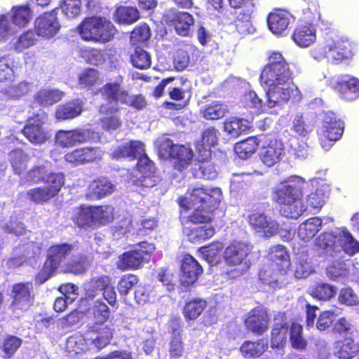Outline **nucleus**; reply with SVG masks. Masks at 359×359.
Listing matches in <instances>:
<instances>
[{
  "mask_svg": "<svg viewBox=\"0 0 359 359\" xmlns=\"http://www.w3.org/2000/svg\"><path fill=\"white\" fill-rule=\"evenodd\" d=\"M338 301L341 304L348 306L359 305V297L351 287H345L340 290Z\"/></svg>",
  "mask_w": 359,
  "mask_h": 359,
  "instance_id": "obj_64",
  "label": "nucleus"
},
{
  "mask_svg": "<svg viewBox=\"0 0 359 359\" xmlns=\"http://www.w3.org/2000/svg\"><path fill=\"white\" fill-rule=\"evenodd\" d=\"M290 341L292 346L298 350L305 349L307 342L302 335V327L297 323H292L290 329Z\"/></svg>",
  "mask_w": 359,
  "mask_h": 359,
  "instance_id": "obj_58",
  "label": "nucleus"
},
{
  "mask_svg": "<svg viewBox=\"0 0 359 359\" xmlns=\"http://www.w3.org/2000/svg\"><path fill=\"white\" fill-rule=\"evenodd\" d=\"M252 174L260 175H262V172L253 167L252 169H249L240 173H233L229 187L230 193H238L243 190L250 182Z\"/></svg>",
  "mask_w": 359,
  "mask_h": 359,
  "instance_id": "obj_40",
  "label": "nucleus"
},
{
  "mask_svg": "<svg viewBox=\"0 0 359 359\" xmlns=\"http://www.w3.org/2000/svg\"><path fill=\"white\" fill-rule=\"evenodd\" d=\"M114 185L105 177L94 180L88 187V196L93 199H101L114 191Z\"/></svg>",
  "mask_w": 359,
  "mask_h": 359,
  "instance_id": "obj_30",
  "label": "nucleus"
},
{
  "mask_svg": "<svg viewBox=\"0 0 359 359\" xmlns=\"http://www.w3.org/2000/svg\"><path fill=\"white\" fill-rule=\"evenodd\" d=\"M344 128V123L334 113L328 111L324 115L320 134L330 142H335L341 138Z\"/></svg>",
  "mask_w": 359,
  "mask_h": 359,
  "instance_id": "obj_21",
  "label": "nucleus"
},
{
  "mask_svg": "<svg viewBox=\"0 0 359 359\" xmlns=\"http://www.w3.org/2000/svg\"><path fill=\"white\" fill-rule=\"evenodd\" d=\"M359 353V342L346 339L341 345L336 346L334 355L339 359H351Z\"/></svg>",
  "mask_w": 359,
  "mask_h": 359,
  "instance_id": "obj_51",
  "label": "nucleus"
},
{
  "mask_svg": "<svg viewBox=\"0 0 359 359\" xmlns=\"http://www.w3.org/2000/svg\"><path fill=\"white\" fill-rule=\"evenodd\" d=\"M294 41L301 47H307L316 40V29L312 25L298 26L293 34Z\"/></svg>",
  "mask_w": 359,
  "mask_h": 359,
  "instance_id": "obj_34",
  "label": "nucleus"
},
{
  "mask_svg": "<svg viewBox=\"0 0 359 359\" xmlns=\"http://www.w3.org/2000/svg\"><path fill=\"white\" fill-rule=\"evenodd\" d=\"M100 337L101 336L94 332L88 334L86 329L82 334H76L70 337L68 339V344L76 354L86 352L88 350L90 344H93L95 347L100 351L110 343L107 341L103 344V342H101L100 340Z\"/></svg>",
  "mask_w": 359,
  "mask_h": 359,
  "instance_id": "obj_19",
  "label": "nucleus"
},
{
  "mask_svg": "<svg viewBox=\"0 0 359 359\" xmlns=\"http://www.w3.org/2000/svg\"><path fill=\"white\" fill-rule=\"evenodd\" d=\"M316 248L320 255L343 258L359 252V242L345 227L336 228L320 234L316 240Z\"/></svg>",
  "mask_w": 359,
  "mask_h": 359,
  "instance_id": "obj_3",
  "label": "nucleus"
},
{
  "mask_svg": "<svg viewBox=\"0 0 359 359\" xmlns=\"http://www.w3.org/2000/svg\"><path fill=\"white\" fill-rule=\"evenodd\" d=\"M95 227L98 225H105L114 219V209L112 206L104 205L92 206Z\"/></svg>",
  "mask_w": 359,
  "mask_h": 359,
  "instance_id": "obj_45",
  "label": "nucleus"
},
{
  "mask_svg": "<svg viewBox=\"0 0 359 359\" xmlns=\"http://www.w3.org/2000/svg\"><path fill=\"white\" fill-rule=\"evenodd\" d=\"M84 41L105 44L114 40L118 30L107 18L101 15L86 17L77 27Z\"/></svg>",
  "mask_w": 359,
  "mask_h": 359,
  "instance_id": "obj_6",
  "label": "nucleus"
},
{
  "mask_svg": "<svg viewBox=\"0 0 359 359\" xmlns=\"http://www.w3.org/2000/svg\"><path fill=\"white\" fill-rule=\"evenodd\" d=\"M81 0H62L60 8L68 18H73L80 15L81 11Z\"/></svg>",
  "mask_w": 359,
  "mask_h": 359,
  "instance_id": "obj_62",
  "label": "nucleus"
},
{
  "mask_svg": "<svg viewBox=\"0 0 359 359\" xmlns=\"http://www.w3.org/2000/svg\"><path fill=\"white\" fill-rule=\"evenodd\" d=\"M26 196L30 202L36 205H44L54 198L46 187H37L29 189Z\"/></svg>",
  "mask_w": 359,
  "mask_h": 359,
  "instance_id": "obj_49",
  "label": "nucleus"
},
{
  "mask_svg": "<svg viewBox=\"0 0 359 359\" xmlns=\"http://www.w3.org/2000/svg\"><path fill=\"white\" fill-rule=\"evenodd\" d=\"M194 16L187 11L174 10L168 17V24L173 27L177 34L189 36L194 25Z\"/></svg>",
  "mask_w": 359,
  "mask_h": 359,
  "instance_id": "obj_20",
  "label": "nucleus"
},
{
  "mask_svg": "<svg viewBox=\"0 0 359 359\" xmlns=\"http://www.w3.org/2000/svg\"><path fill=\"white\" fill-rule=\"evenodd\" d=\"M317 183L316 180L311 181V185L316 187V190L306 196L307 204L314 209L322 208L327 198V187L325 184L316 186Z\"/></svg>",
  "mask_w": 359,
  "mask_h": 359,
  "instance_id": "obj_43",
  "label": "nucleus"
},
{
  "mask_svg": "<svg viewBox=\"0 0 359 359\" xmlns=\"http://www.w3.org/2000/svg\"><path fill=\"white\" fill-rule=\"evenodd\" d=\"M252 246L241 241H233L226 248V274L231 278L241 276L249 268L247 256Z\"/></svg>",
  "mask_w": 359,
  "mask_h": 359,
  "instance_id": "obj_8",
  "label": "nucleus"
},
{
  "mask_svg": "<svg viewBox=\"0 0 359 359\" xmlns=\"http://www.w3.org/2000/svg\"><path fill=\"white\" fill-rule=\"evenodd\" d=\"M73 250L74 245L68 243L50 245L47 250L43 265L36 276V280L40 284L48 280L57 272L62 263L71 255Z\"/></svg>",
  "mask_w": 359,
  "mask_h": 359,
  "instance_id": "obj_7",
  "label": "nucleus"
},
{
  "mask_svg": "<svg viewBox=\"0 0 359 359\" xmlns=\"http://www.w3.org/2000/svg\"><path fill=\"white\" fill-rule=\"evenodd\" d=\"M64 158L73 165H83L101 160L102 151L98 147H79L65 154Z\"/></svg>",
  "mask_w": 359,
  "mask_h": 359,
  "instance_id": "obj_17",
  "label": "nucleus"
},
{
  "mask_svg": "<svg viewBox=\"0 0 359 359\" xmlns=\"http://www.w3.org/2000/svg\"><path fill=\"white\" fill-rule=\"evenodd\" d=\"M12 22L19 26L25 27L31 20V9L27 5L13 6L11 9Z\"/></svg>",
  "mask_w": 359,
  "mask_h": 359,
  "instance_id": "obj_52",
  "label": "nucleus"
},
{
  "mask_svg": "<svg viewBox=\"0 0 359 359\" xmlns=\"http://www.w3.org/2000/svg\"><path fill=\"white\" fill-rule=\"evenodd\" d=\"M154 250L153 243L140 242L133 250L124 252L118 256L116 266L122 271L138 269L150 260Z\"/></svg>",
  "mask_w": 359,
  "mask_h": 359,
  "instance_id": "obj_9",
  "label": "nucleus"
},
{
  "mask_svg": "<svg viewBox=\"0 0 359 359\" xmlns=\"http://www.w3.org/2000/svg\"><path fill=\"white\" fill-rule=\"evenodd\" d=\"M99 72L93 68H88L79 77V84L83 88H90L97 83Z\"/></svg>",
  "mask_w": 359,
  "mask_h": 359,
  "instance_id": "obj_61",
  "label": "nucleus"
},
{
  "mask_svg": "<svg viewBox=\"0 0 359 359\" xmlns=\"http://www.w3.org/2000/svg\"><path fill=\"white\" fill-rule=\"evenodd\" d=\"M351 51L347 41L328 39L324 44L316 46L311 51L312 57L320 61L325 58L331 62H339L343 59L348 58Z\"/></svg>",
  "mask_w": 359,
  "mask_h": 359,
  "instance_id": "obj_10",
  "label": "nucleus"
},
{
  "mask_svg": "<svg viewBox=\"0 0 359 359\" xmlns=\"http://www.w3.org/2000/svg\"><path fill=\"white\" fill-rule=\"evenodd\" d=\"M337 287L327 283H319L309 288L310 294L320 300H328L337 293Z\"/></svg>",
  "mask_w": 359,
  "mask_h": 359,
  "instance_id": "obj_55",
  "label": "nucleus"
},
{
  "mask_svg": "<svg viewBox=\"0 0 359 359\" xmlns=\"http://www.w3.org/2000/svg\"><path fill=\"white\" fill-rule=\"evenodd\" d=\"M181 324L182 320L180 317H174L170 320L172 336L168 348L170 359H179L184 353V344L181 335Z\"/></svg>",
  "mask_w": 359,
  "mask_h": 359,
  "instance_id": "obj_22",
  "label": "nucleus"
},
{
  "mask_svg": "<svg viewBox=\"0 0 359 359\" xmlns=\"http://www.w3.org/2000/svg\"><path fill=\"white\" fill-rule=\"evenodd\" d=\"M88 138L86 131L83 129L59 130L56 134V142L62 147H72L85 143Z\"/></svg>",
  "mask_w": 359,
  "mask_h": 359,
  "instance_id": "obj_27",
  "label": "nucleus"
},
{
  "mask_svg": "<svg viewBox=\"0 0 359 359\" xmlns=\"http://www.w3.org/2000/svg\"><path fill=\"white\" fill-rule=\"evenodd\" d=\"M58 8L40 15L34 22V30L38 36L50 39L55 36L60 29L57 19Z\"/></svg>",
  "mask_w": 359,
  "mask_h": 359,
  "instance_id": "obj_16",
  "label": "nucleus"
},
{
  "mask_svg": "<svg viewBox=\"0 0 359 359\" xmlns=\"http://www.w3.org/2000/svg\"><path fill=\"white\" fill-rule=\"evenodd\" d=\"M64 93L55 88H41L34 95V100L40 106L48 107L60 102Z\"/></svg>",
  "mask_w": 359,
  "mask_h": 359,
  "instance_id": "obj_35",
  "label": "nucleus"
},
{
  "mask_svg": "<svg viewBox=\"0 0 359 359\" xmlns=\"http://www.w3.org/2000/svg\"><path fill=\"white\" fill-rule=\"evenodd\" d=\"M22 344V339L21 338L13 334L6 335L0 346V349L4 353L3 358L9 359L13 357Z\"/></svg>",
  "mask_w": 359,
  "mask_h": 359,
  "instance_id": "obj_48",
  "label": "nucleus"
},
{
  "mask_svg": "<svg viewBox=\"0 0 359 359\" xmlns=\"http://www.w3.org/2000/svg\"><path fill=\"white\" fill-rule=\"evenodd\" d=\"M151 36V30L146 23H141L133 29L130 34V41L134 44L147 41Z\"/></svg>",
  "mask_w": 359,
  "mask_h": 359,
  "instance_id": "obj_59",
  "label": "nucleus"
},
{
  "mask_svg": "<svg viewBox=\"0 0 359 359\" xmlns=\"http://www.w3.org/2000/svg\"><path fill=\"white\" fill-rule=\"evenodd\" d=\"M249 223L255 229L263 232L266 237L278 233L280 229L276 221L259 212L253 213L249 217Z\"/></svg>",
  "mask_w": 359,
  "mask_h": 359,
  "instance_id": "obj_26",
  "label": "nucleus"
},
{
  "mask_svg": "<svg viewBox=\"0 0 359 359\" xmlns=\"http://www.w3.org/2000/svg\"><path fill=\"white\" fill-rule=\"evenodd\" d=\"M255 11V4L252 0H248L241 11L236 13V19L233 23H229L226 32L233 33L237 31L240 34L250 33V18Z\"/></svg>",
  "mask_w": 359,
  "mask_h": 359,
  "instance_id": "obj_18",
  "label": "nucleus"
},
{
  "mask_svg": "<svg viewBox=\"0 0 359 359\" xmlns=\"http://www.w3.org/2000/svg\"><path fill=\"white\" fill-rule=\"evenodd\" d=\"M114 18L119 25H128L137 22L140 18V13L135 6L120 5L116 7Z\"/></svg>",
  "mask_w": 359,
  "mask_h": 359,
  "instance_id": "obj_33",
  "label": "nucleus"
},
{
  "mask_svg": "<svg viewBox=\"0 0 359 359\" xmlns=\"http://www.w3.org/2000/svg\"><path fill=\"white\" fill-rule=\"evenodd\" d=\"M168 149V156L175 170L183 172L191 164L194 158V151L191 148L184 144H174L170 139H167L161 145L160 151L162 152L164 149Z\"/></svg>",
  "mask_w": 359,
  "mask_h": 359,
  "instance_id": "obj_13",
  "label": "nucleus"
},
{
  "mask_svg": "<svg viewBox=\"0 0 359 359\" xmlns=\"http://www.w3.org/2000/svg\"><path fill=\"white\" fill-rule=\"evenodd\" d=\"M32 257L33 253L28 246H19L15 250V254L7 260V266L13 269L21 267Z\"/></svg>",
  "mask_w": 359,
  "mask_h": 359,
  "instance_id": "obj_44",
  "label": "nucleus"
},
{
  "mask_svg": "<svg viewBox=\"0 0 359 359\" xmlns=\"http://www.w3.org/2000/svg\"><path fill=\"white\" fill-rule=\"evenodd\" d=\"M110 311L109 307L100 300L95 302L92 309L91 315L93 322L87 325V333L93 332L101 336L100 340L104 344L107 341H111L113 338L112 329L106 324L109 318Z\"/></svg>",
  "mask_w": 359,
  "mask_h": 359,
  "instance_id": "obj_11",
  "label": "nucleus"
},
{
  "mask_svg": "<svg viewBox=\"0 0 359 359\" xmlns=\"http://www.w3.org/2000/svg\"><path fill=\"white\" fill-rule=\"evenodd\" d=\"M287 325L283 320V314L279 313L275 318V324L271 330V346L278 348L285 341L287 333Z\"/></svg>",
  "mask_w": 359,
  "mask_h": 359,
  "instance_id": "obj_37",
  "label": "nucleus"
},
{
  "mask_svg": "<svg viewBox=\"0 0 359 359\" xmlns=\"http://www.w3.org/2000/svg\"><path fill=\"white\" fill-rule=\"evenodd\" d=\"M10 162L14 172L21 175L27 167L29 156L20 149H13L10 153Z\"/></svg>",
  "mask_w": 359,
  "mask_h": 359,
  "instance_id": "obj_47",
  "label": "nucleus"
},
{
  "mask_svg": "<svg viewBox=\"0 0 359 359\" xmlns=\"http://www.w3.org/2000/svg\"><path fill=\"white\" fill-rule=\"evenodd\" d=\"M37 41V34L35 30L28 29L18 36L13 48L16 51L22 52L23 50L36 45Z\"/></svg>",
  "mask_w": 359,
  "mask_h": 359,
  "instance_id": "obj_53",
  "label": "nucleus"
},
{
  "mask_svg": "<svg viewBox=\"0 0 359 359\" xmlns=\"http://www.w3.org/2000/svg\"><path fill=\"white\" fill-rule=\"evenodd\" d=\"M284 154V148L280 142L275 140L271 142L267 147L261 148L259 156L264 164L271 167L278 163Z\"/></svg>",
  "mask_w": 359,
  "mask_h": 359,
  "instance_id": "obj_29",
  "label": "nucleus"
},
{
  "mask_svg": "<svg viewBox=\"0 0 359 359\" xmlns=\"http://www.w3.org/2000/svg\"><path fill=\"white\" fill-rule=\"evenodd\" d=\"M332 85L344 100H352L359 97V80L355 77L344 76Z\"/></svg>",
  "mask_w": 359,
  "mask_h": 359,
  "instance_id": "obj_25",
  "label": "nucleus"
},
{
  "mask_svg": "<svg viewBox=\"0 0 359 359\" xmlns=\"http://www.w3.org/2000/svg\"><path fill=\"white\" fill-rule=\"evenodd\" d=\"M47 119L46 113L40 112L34 113L26 120L21 132L32 144H42L49 139L48 132L44 127Z\"/></svg>",
  "mask_w": 359,
  "mask_h": 359,
  "instance_id": "obj_12",
  "label": "nucleus"
},
{
  "mask_svg": "<svg viewBox=\"0 0 359 359\" xmlns=\"http://www.w3.org/2000/svg\"><path fill=\"white\" fill-rule=\"evenodd\" d=\"M82 111V105L77 100H73L58 106L55 111V117L60 120L72 119L79 116Z\"/></svg>",
  "mask_w": 359,
  "mask_h": 359,
  "instance_id": "obj_38",
  "label": "nucleus"
},
{
  "mask_svg": "<svg viewBox=\"0 0 359 359\" xmlns=\"http://www.w3.org/2000/svg\"><path fill=\"white\" fill-rule=\"evenodd\" d=\"M12 311H27L33 304L35 294L30 281L14 283L11 290Z\"/></svg>",
  "mask_w": 359,
  "mask_h": 359,
  "instance_id": "obj_14",
  "label": "nucleus"
},
{
  "mask_svg": "<svg viewBox=\"0 0 359 359\" xmlns=\"http://www.w3.org/2000/svg\"><path fill=\"white\" fill-rule=\"evenodd\" d=\"M335 260L327 268V274L332 280L346 276L347 272V264L341 262L339 257H334Z\"/></svg>",
  "mask_w": 359,
  "mask_h": 359,
  "instance_id": "obj_63",
  "label": "nucleus"
},
{
  "mask_svg": "<svg viewBox=\"0 0 359 359\" xmlns=\"http://www.w3.org/2000/svg\"><path fill=\"white\" fill-rule=\"evenodd\" d=\"M269 316L267 311L257 307L252 309L245 320L246 328L257 334H263L268 328Z\"/></svg>",
  "mask_w": 359,
  "mask_h": 359,
  "instance_id": "obj_24",
  "label": "nucleus"
},
{
  "mask_svg": "<svg viewBox=\"0 0 359 359\" xmlns=\"http://www.w3.org/2000/svg\"><path fill=\"white\" fill-rule=\"evenodd\" d=\"M221 196L220 189H194L189 197V203L194 210L187 217V221L195 224L210 222L213 212L217 209L221 201Z\"/></svg>",
  "mask_w": 359,
  "mask_h": 359,
  "instance_id": "obj_5",
  "label": "nucleus"
},
{
  "mask_svg": "<svg viewBox=\"0 0 359 359\" xmlns=\"http://www.w3.org/2000/svg\"><path fill=\"white\" fill-rule=\"evenodd\" d=\"M322 220L319 217H313L301 224L298 229L299 238L304 242L310 241L319 231Z\"/></svg>",
  "mask_w": 359,
  "mask_h": 359,
  "instance_id": "obj_39",
  "label": "nucleus"
},
{
  "mask_svg": "<svg viewBox=\"0 0 359 359\" xmlns=\"http://www.w3.org/2000/svg\"><path fill=\"white\" fill-rule=\"evenodd\" d=\"M215 233L212 226H199L189 229L187 237L188 241L193 244H200L211 238Z\"/></svg>",
  "mask_w": 359,
  "mask_h": 359,
  "instance_id": "obj_41",
  "label": "nucleus"
},
{
  "mask_svg": "<svg viewBox=\"0 0 359 359\" xmlns=\"http://www.w3.org/2000/svg\"><path fill=\"white\" fill-rule=\"evenodd\" d=\"M259 144V142L256 137H250L237 142L234 146V151L239 158H248L256 151Z\"/></svg>",
  "mask_w": 359,
  "mask_h": 359,
  "instance_id": "obj_46",
  "label": "nucleus"
},
{
  "mask_svg": "<svg viewBox=\"0 0 359 359\" xmlns=\"http://www.w3.org/2000/svg\"><path fill=\"white\" fill-rule=\"evenodd\" d=\"M269 259L277 266L281 274L285 273L290 266V256L283 245L272 247L270 250Z\"/></svg>",
  "mask_w": 359,
  "mask_h": 359,
  "instance_id": "obj_36",
  "label": "nucleus"
},
{
  "mask_svg": "<svg viewBox=\"0 0 359 359\" xmlns=\"http://www.w3.org/2000/svg\"><path fill=\"white\" fill-rule=\"evenodd\" d=\"M43 182L55 198L59 195L65 184V175L62 172H50L45 175Z\"/></svg>",
  "mask_w": 359,
  "mask_h": 359,
  "instance_id": "obj_42",
  "label": "nucleus"
},
{
  "mask_svg": "<svg viewBox=\"0 0 359 359\" xmlns=\"http://www.w3.org/2000/svg\"><path fill=\"white\" fill-rule=\"evenodd\" d=\"M130 62L134 67L139 69H149L151 65L150 55L140 47H136L134 53L131 54Z\"/></svg>",
  "mask_w": 359,
  "mask_h": 359,
  "instance_id": "obj_54",
  "label": "nucleus"
},
{
  "mask_svg": "<svg viewBox=\"0 0 359 359\" xmlns=\"http://www.w3.org/2000/svg\"><path fill=\"white\" fill-rule=\"evenodd\" d=\"M267 348V344L263 340L256 342L245 341L240 348L241 353L245 358H255L260 356Z\"/></svg>",
  "mask_w": 359,
  "mask_h": 359,
  "instance_id": "obj_50",
  "label": "nucleus"
},
{
  "mask_svg": "<svg viewBox=\"0 0 359 359\" xmlns=\"http://www.w3.org/2000/svg\"><path fill=\"white\" fill-rule=\"evenodd\" d=\"M260 79L268 86L266 104L269 108L280 106L290 99L294 102L301 100L299 89L290 82L292 72L289 65H267L264 68Z\"/></svg>",
  "mask_w": 359,
  "mask_h": 359,
  "instance_id": "obj_1",
  "label": "nucleus"
},
{
  "mask_svg": "<svg viewBox=\"0 0 359 359\" xmlns=\"http://www.w3.org/2000/svg\"><path fill=\"white\" fill-rule=\"evenodd\" d=\"M208 307V302L201 297H193L185 301L182 309V315L187 323L198 320Z\"/></svg>",
  "mask_w": 359,
  "mask_h": 359,
  "instance_id": "obj_28",
  "label": "nucleus"
},
{
  "mask_svg": "<svg viewBox=\"0 0 359 359\" xmlns=\"http://www.w3.org/2000/svg\"><path fill=\"white\" fill-rule=\"evenodd\" d=\"M314 269L307 255H301L297 257L296 264L293 269L294 276L296 278H306L313 272Z\"/></svg>",
  "mask_w": 359,
  "mask_h": 359,
  "instance_id": "obj_57",
  "label": "nucleus"
},
{
  "mask_svg": "<svg viewBox=\"0 0 359 359\" xmlns=\"http://www.w3.org/2000/svg\"><path fill=\"white\" fill-rule=\"evenodd\" d=\"M249 128V123L243 119L233 118L226 121V135L229 138H236Z\"/></svg>",
  "mask_w": 359,
  "mask_h": 359,
  "instance_id": "obj_56",
  "label": "nucleus"
},
{
  "mask_svg": "<svg viewBox=\"0 0 359 359\" xmlns=\"http://www.w3.org/2000/svg\"><path fill=\"white\" fill-rule=\"evenodd\" d=\"M139 278L132 273L123 275L117 284V290L120 295L128 294L131 289L138 283Z\"/></svg>",
  "mask_w": 359,
  "mask_h": 359,
  "instance_id": "obj_60",
  "label": "nucleus"
},
{
  "mask_svg": "<svg viewBox=\"0 0 359 359\" xmlns=\"http://www.w3.org/2000/svg\"><path fill=\"white\" fill-rule=\"evenodd\" d=\"M180 272V285L188 287L198 280L203 273V269L196 258L189 254H185L181 261Z\"/></svg>",
  "mask_w": 359,
  "mask_h": 359,
  "instance_id": "obj_15",
  "label": "nucleus"
},
{
  "mask_svg": "<svg viewBox=\"0 0 359 359\" xmlns=\"http://www.w3.org/2000/svg\"><path fill=\"white\" fill-rule=\"evenodd\" d=\"M72 221L79 229L92 230L95 224L92 211V206L80 205L72 217Z\"/></svg>",
  "mask_w": 359,
  "mask_h": 359,
  "instance_id": "obj_32",
  "label": "nucleus"
},
{
  "mask_svg": "<svg viewBox=\"0 0 359 359\" xmlns=\"http://www.w3.org/2000/svg\"><path fill=\"white\" fill-rule=\"evenodd\" d=\"M223 248L222 243L214 241L207 245L198 248V252L211 266H215L222 262L224 254Z\"/></svg>",
  "mask_w": 359,
  "mask_h": 359,
  "instance_id": "obj_31",
  "label": "nucleus"
},
{
  "mask_svg": "<svg viewBox=\"0 0 359 359\" xmlns=\"http://www.w3.org/2000/svg\"><path fill=\"white\" fill-rule=\"evenodd\" d=\"M102 98L107 102L99 106L101 114H111L120 111L118 103L130 106L137 111L146 108L147 102L142 94L130 96L118 82H108L98 90Z\"/></svg>",
  "mask_w": 359,
  "mask_h": 359,
  "instance_id": "obj_4",
  "label": "nucleus"
},
{
  "mask_svg": "<svg viewBox=\"0 0 359 359\" xmlns=\"http://www.w3.org/2000/svg\"><path fill=\"white\" fill-rule=\"evenodd\" d=\"M292 19V15L289 12L284 10H276L268 15L269 29L277 36H283Z\"/></svg>",
  "mask_w": 359,
  "mask_h": 359,
  "instance_id": "obj_23",
  "label": "nucleus"
},
{
  "mask_svg": "<svg viewBox=\"0 0 359 359\" xmlns=\"http://www.w3.org/2000/svg\"><path fill=\"white\" fill-rule=\"evenodd\" d=\"M308 185L301 177L292 176L276 187L273 199L281 205L280 212L283 216L297 219L306 210L301 200L302 191Z\"/></svg>",
  "mask_w": 359,
  "mask_h": 359,
  "instance_id": "obj_2",
  "label": "nucleus"
}]
</instances>
